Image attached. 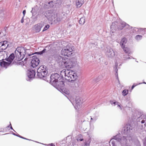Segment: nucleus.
Wrapping results in <instances>:
<instances>
[{
	"instance_id": "1",
	"label": "nucleus",
	"mask_w": 146,
	"mask_h": 146,
	"mask_svg": "<svg viewBox=\"0 0 146 146\" xmlns=\"http://www.w3.org/2000/svg\"><path fill=\"white\" fill-rule=\"evenodd\" d=\"M132 127L129 124H127L121 131V133L114 136L113 139L120 143L121 146H127L132 140V137L129 133L132 130Z\"/></svg>"
},
{
	"instance_id": "29",
	"label": "nucleus",
	"mask_w": 146,
	"mask_h": 146,
	"mask_svg": "<svg viewBox=\"0 0 146 146\" xmlns=\"http://www.w3.org/2000/svg\"><path fill=\"white\" fill-rule=\"evenodd\" d=\"M103 77V76L102 75H100L98 76L97 78L95 79V81L97 82L101 80Z\"/></svg>"
},
{
	"instance_id": "4",
	"label": "nucleus",
	"mask_w": 146,
	"mask_h": 146,
	"mask_svg": "<svg viewBox=\"0 0 146 146\" xmlns=\"http://www.w3.org/2000/svg\"><path fill=\"white\" fill-rule=\"evenodd\" d=\"M135 117L137 118V121L140 125L139 128L141 130H143V132L146 133V115L143 114L141 111H136Z\"/></svg>"
},
{
	"instance_id": "17",
	"label": "nucleus",
	"mask_w": 146,
	"mask_h": 146,
	"mask_svg": "<svg viewBox=\"0 0 146 146\" xmlns=\"http://www.w3.org/2000/svg\"><path fill=\"white\" fill-rule=\"evenodd\" d=\"M65 57H62L59 55H57L55 56V60L58 62V63H59V64H62L63 62L64 61Z\"/></svg>"
},
{
	"instance_id": "13",
	"label": "nucleus",
	"mask_w": 146,
	"mask_h": 146,
	"mask_svg": "<svg viewBox=\"0 0 146 146\" xmlns=\"http://www.w3.org/2000/svg\"><path fill=\"white\" fill-rule=\"evenodd\" d=\"M70 101L76 109L78 110L80 107L81 102L79 99L76 98L75 101H72L71 100Z\"/></svg>"
},
{
	"instance_id": "21",
	"label": "nucleus",
	"mask_w": 146,
	"mask_h": 146,
	"mask_svg": "<svg viewBox=\"0 0 146 146\" xmlns=\"http://www.w3.org/2000/svg\"><path fill=\"white\" fill-rule=\"evenodd\" d=\"M127 42V40L125 38H122L120 42V45L122 48L125 47V44Z\"/></svg>"
},
{
	"instance_id": "37",
	"label": "nucleus",
	"mask_w": 146,
	"mask_h": 146,
	"mask_svg": "<svg viewBox=\"0 0 146 146\" xmlns=\"http://www.w3.org/2000/svg\"><path fill=\"white\" fill-rule=\"evenodd\" d=\"M124 51L126 53H128L129 52V49L127 47H124L123 48H122Z\"/></svg>"
},
{
	"instance_id": "38",
	"label": "nucleus",
	"mask_w": 146,
	"mask_h": 146,
	"mask_svg": "<svg viewBox=\"0 0 146 146\" xmlns=\"http://www.w3.org/2000/svg\"><path fill=\"white\" fill-rule=\"evenodd\" d=\"M46 49H44L43 50L41 51L37 52L36 53L37 54H38L41 55L43 54L44 52H46Z\"/></svg>"
},
{
	"instance_id": "22",
	"label": "nucleus",
	"mask_w": 146,
	"mask_h": 146,
	"mask_svg": "<svg viewBox=\"0 0 146 146\" xmlns=\"http://www.w3.org/2000/svg\"><path fill=\"white\" fill-rule=\"evenodd\" d=\"M76 3L77 8L80 7L83 4V0H76Z\"/></svg>"
},
{
	"instance_id": "57",
	"label": "nucleus",
	"mask_w": 146,
	"mask_h": 146,
	"mask_svg": "<svg viewBox=\"0 0 146 146\" xmlns=\"http://www.w3.org/2000/svg\"><path fill=\"white\" fill-rule=\"evenodd\" d=\"M78 139H78H78H77V141H78Z\"/></svg>"
},
{
	"instance_id": "20",
	"label": "nucleus",
	"mask_w": 146,
	"mask_h": 146,
	"mask_svg": "<svg viewBox=\"0 0 146 146\" xmlns=\"http://www.w3.org/2000/svg\"><path fill=\"white\" fill-rule=\"evenodd\" d=\"M99 116L98 114L97 113H95L92 116H90V121L91 122H94L97 119Z\"/></svg>"
},
{
	"instance_id": "10",
	"label": "nucleus",
	"mask_w": 146,
	"mask_h": 146,
	"mask_svg": "<svg viewBox=\"0 0 146 146\" xmlns=\"http://www.w3.org/2000/svg\"><path fill=\"white\" fill-rule=\"evenodd\" d=\"M47 73H45L44 72H41V74L37 72V76L38 77L41 79H42L47 82H49V80L50 79V77L48 76H47Z\"/></svg>"
},
{
	"instance_id": "43",
	"label": "nucleus",
	"mask_w": 146,
	"mask_h": 146,
	"mask_svg": "<svg viewBox=\"0 0 146 146\" xmlns=\"http://www.w3.org/2000/svg\"><path fill=\"white\" fill-rule=\"evenodd\" d=\"M20 137L21 138L23 139H26V140H30V141H31V139H27V138H25L24 137H22V136H21V137Z\"/></svg>"
},
{
	"instance_id": "42",
	"label": "nucleus",
	"mask_w": 146,
	"mask_h": 146,
	"mask_svg": "<svg viewBox=\"0 0 146 146\" xmlns=\"http://www.w3.org/2000/svg\"><path fill=\"white\" fill-rule=\"evenodd\" d=\"M143 143L144 146H146V137L144 139Z\"/></svg>"
},
{
	"instance_id": "24",
	"label": "nucleus",
	"mask_w": 146,
	"mask_h": 146,
	"mask_svg": "<svg viewBox=\"0 0 146 146\" xmlns=\"http://www.w3.org/2000/svg\"><path fill=\"white\" fill-rule=\"evenodd\" d=\"M110 104L113 105L114 104V106H115L116 104L117 107H119V108L121 110L122 108L121 106L120 105L119 103L118 102H115V101H110Z\"/></svg>"
},
{
	"instance_id": "33",
	"label": "nucleus",
	"mask_w": 146,
	"mask_h": 146,
	"mask_svg": "<svg viewBox=\"0 0 146 146\" xmlns=\"http://www.w3.org/2000/svg\"><path fill=\"white\" fill-rule=\"evenodd\" d=\"M117 65H118L117 63L116 62H115V66L114 67V71L116 72V73H115V75H117V71H118V70H117Z\"/></svg>"
},
{
	"instance_id": "7",
	"label": "nucleus",
	"mask_w": 146,
	"mask_h": 146,
	"mask_svg": "<svg viewBox=\"0 0 146 146\" xmlns=\"http://www.w3.org/2000/svg\"><path fill=\"white\" fill-rule=\"evenodd\" d=\"M74 62L72 59H69L65 57L62 65L63 66L67 68H71L74 66Z\"/></svg>"
},
{
	"instance_id": "14",
	"label": "nucleus",
	"mask_w": 146,
	"mask_h": 146,
	"mask_svg": "<svg viewBox=\"0 0 146 146\" xmlns=\"http://www.w3.org/2000/svg\"><path fill=\"white\" fill-rule=\"evenodd\" d=\"M8 45V42L6 40L0 42V52L5 50Z\"/></svg>"
},
{
	"instance_id": "25",
	"label": "nucleus",
	"mask_w": 146,
	"mask_h": 146,
	"mask_svg": "<svg viewBox=\"0 0 146 146\" xmlns=\"http://www.w3.org/2000/svg\"><path fill=\"white\" fill-rule=\"evenodd\" d=\"M91 139H89L88 140H86L85 142H84L82 146H90V144L91 142Z\"/></svg>"
},
{
	"instance_id": "47",
	"label": "nucleus",
	"mask_w": 146,
	"mask_h": 146,
	"mask_svg": "<svg viewBox=\"0 0 146 146\" xmlns=\"http://www.w3.org/2000/svg\"><path fill=\"white\" fill-rule=\"evenodd\" d=\"M24 17H23L22 19H21V22L22 23H23L24 22V20H23Z\"/></svg>"
},
{
	"instance_id": "6",
	"label": "nucleus",
	"mask_w": 146,
	"mask_h": 146,
	"mask_svg": "<svg viewBox=\"0 0 146 146\" xmlns=\"http://www.w3.org/2000/svg\"><path fill=\"white\" fill-rule=\"evenodd\" d=\"M120 23L121 25V27L117 26V25L118 24V23L117 22L115 21L110 26L111 29V30H113V29L115 30L116 28H117L119 30H121L125 26H126L127 28L129 27V25L127 24L124 22H122Z\"/></svg>"
},
{
	"instance_id": "5",
	"label": "nucleus",
	"mask_w": 146,
	"mask_h": 146,
	"mask_svg": "<svg viewBox=\"0 0 146 146\" xmlns=\"http://www.w3.org/2000/svg\"><path fill=\"white\" fill-rule=\"evenodd\" d=\"M72 47L70 44H68L65 47L62 49L61 51V54L64 56L68 57L72 54Z\"/></svg>"
},
{
	"instance_id": "56",
	"label": "nucleus",
	"mask_w": 146,
	"mask_h": 146,
	"mask_svg": "<svg viewBox=\"0 0 146 146\" xmlns=\"http://www.w3.org/2000/svg\"><path fill=\"white\" fill-rule=\"evenodd\" d=\"M63 144H62V145H61V146H63Z\"/></svg>"
},
{
	"instance_id": "49",
	"label": "nucleus",
	"mask_w": 146,
	"mask_h": 146,
	"mask_svg": "<svg viewBox=\"0 0 146 146\" xmlns=\"http://www.w3.org/2000/svg\"><path fill=\"white\" fill-rule=\"evenodd\" d=\"M120 23H118V24L117 25V26H119L120 27H121V25L120 24Z\"/></svg>"
},
{
	"instance_id": "28",
	"label": "nucleus",
	"mask_w": 146,
	"mask_h": 146,
	"mask_svg": "<svg viewBox=\"0 0 146 146\" xmlns=\"http://www.w3.org/2000/svg\"><path fill=\"white\" fill-rule=\"evenodd\" d=\"M85 22V18L84 17H81L79 21V23L80 24L83 25Z\"/></svg>"
},
{
	"instance_id": "16",
	"label": "nucleus",
	"mask_w": 146,
	"mask_h": 146,
	"mask_svg": "<svg viewBox=\"0 0 146 146\" xmlns=\"http://www.w3.org/2000/svg\"><path fill=\"white\" fill-rule=\"evenodd\" d=\"M48 69L45 66H41L37 69V72L41 74V72H44L45 73H48Z\"/></svg>"
},
{
	"instance_id": "48",
	"label": "nucleus",
	"mask_w": 146,
	"mask_h": 146,
	"mask_svg": "<svg viewBox=\"0 0 146 146\" xmlns=\"http://www.w3.org/2000/svg\"><path fill=\"white\" fill-rule=\"evenodd\" d=\"M73 146H78L77 145L76 143H75L74 142L73 143Z\"/></svg>"
},
{
	"instance_id": "51",
	"label": "nucleus",
	"mask_w": 146,
	"mask_h": 146,
	"mask_svg": "<svg viewBox=\"0 0 146 146\" xmlns=\"http://www.w3.org/2000/svg\"><path fill=\"white\" fill-rule=\"evenodd\" d=\"M16 136H17L18 137H21V136L20 135H19V134H18L16 135Z\"/></svg>"
},
{
	"instance_id": "12",
	"label": "nucleus",
	"mask_w": 146,
	"mask_h": 146,
	"mask_svg": "<svg viewBox=\"0 0 146 146\" xmlns=\"http://www.w3.org/2000/svg\"><path fill=\"white\" fill-rule=\"evenodd\" d=\"M40 62L39 59L36 56H33L31 62V66L33 68H35L38 66Z\"/></svg>"
},
{
	"instance_id": "30",
	"label": "nucleus",
	"mask_w": 146,
	"mask_h": 146,
	"mask_svg": "<svg viewBox=\"0 0 146 146\" xmlns=\"http://www.w3.org/2000/svg\"><path fill=\"white\" fill-rule=\"evenodd\" d=\"M128 93V90L126 89L123 90L122 92V95L124 96L127 95Z\"/></svg>"
},
{
	"instance_id": "34",
	"label": "nucleus",
	"mask_w": 146,
	"mask_h": 146,
	"mask_svg": "<svg viewBox=\"0 0 146 146\" xmlns=\"http://www.w3.org/2000/svg\"><path fill=\"white\" fill-rule=\"evenodd\" d=\"M123 58V59L125 60L127 59H129L131 58H133V57L132 56H130L129 55H124Z\"/></svg>"
},
{
	"instance_id": "45",
	"label": "nucleus",
	"mask_w": 146,
	"mask_h": 146,
	"mask_svg": "<svg viewBox=\"0 0 146 146\" xmlns=\"http://www.w3.org/2000/svg\"><path fill=\"white\" fill-rule=\"evenodd\" d=\"M23 17H24V16H25V14L26 13V11H25V10H23Z\"/></svg>"
},
{
	"instance_id": "41",
	"label": "nucleus",
	"mask_w": 146,
	"mask_h": 146,
	"mask_svg": "<svg viewBox=\"0 0 146 146\" xmlns=\"http://www.w3.org/2000/svg\"><path fill=\"white\" fill-rule=\"evenodd\" d=\"M3 20V19L2 16H1V15H0V23H1Z\"/></svg>"
},
{
	"instance_id": "54",
	"label": "nucleus",
	"mask_w": 146,
	"mask_h": 146,
	"mask_svg": "<svg viewBox=\"0 0 146 146\" xmlns=\"http://www.w3.org/2000/svg\"><path fill=\"white\" fill-rule=\"evenodd\" d=\"M143 83L146 84V83L145 82H143Z\"/></svg>"
},
{
	"instance_id": "46",
	"label": "nucleus",
	"mask_w": 146,
	"mask_h": 146,
	"mask_svg": "<svg viewBox=\"0 0 146 146\" xmlns=\"http://www.w3.org/2000/svg\"><path fill=\"white\" fill-rule=\"evenodd\" d=\"M10 125H11V127H10V128H11V129L13 130L14 131H15V130L13 129V127H12V126H11V123L9 125V126H8V127H9V126Z\"/></svg>"
},
{
	"instance_id": "35",
	"label": "nucleus",
	"mask_w": 146,
	"mask_h": 146,
	"mask_svg": "<svg viewBox=\"0 0 146 146\" xmlns=\"http://www.w3.org/2000/svg\"><path fill=\"white\" fill-rule=\"evenodd\" d=\"M142 38V36L140 35H136L135 37V39L137 41H139L141 40Z\"/></svg>"
},
{
	"instance_id": "9",
	"label": "nucleus",
	"mask_w": 146,
	"mask_h": 146,
	"mask_svg": "<svg viewBox=\"0 0 146 146\" xmlns=\"http://www.w3.org/2000/svg\"><path fill=\"white\" fill-rule=\"evenodd\" d=\"M104 51L106 55L109 57L114 56L115 54L113 50L109 46L105 48Z\"/></svg>"
},
{
	"instance_id": "8",
	"label": "nucleus",
	"mask_w": 146,
	"mask_h": 146,
	"mask_svg": "<svg viewBox=\"0 0 146 146\" xmlns=\"http://www.w3.org/2000/svg\"><path fill=\"white\" fill-rule=\"evenodd\" d=\"M68 74L65 76V79L68 81L72 82L74 81L77 78L76 74L75 72L70 70H69Z\"/></svg>"
},
{
	"instance_id": "19",
	"label": "nucleus",
	"mask_w": 146,
	"mask_h": 146,
	"mask_svg": "<svg viewBox=\"0 0 146 146\" xmlns=\"http://www.w3.org/2000/svg\"><path fill=\"white\" fill-rule=\"evenodd\" d=\"M44 26L43 23H40L35 25L34 26L36 32H39L41 28Z\"/></svg>"
},
{
	"instance_id": "3",
	"label": "nucleus",
	"mask_w": 146,
	"mask_h": 146,
	"mask_svg": "<svg viewBox=\"0 0 146 146\" xmlns=\"http://www.w3.org/2000/svg\"><path fill=\"white\" fill-rule=\"evenodd\" d=\"M60 78V75L57 73L51 75L49 82L59 91L62 90L64 86V81H59L58 79Z\"/></svg>"
},
{
	"instance_id": "32",
	"label": "nucleus",
	"mask_w": 146,
	"mask_h": 146,
	"mask_svg": "<svg viewBox=\"0 0 146 146\" xmlns=\"http://www.w3.org/2000/svg\"><path fill=\"white\" fill-rule=\"evenodd\" d=\"M111 144L112 146H119V144L118 142H115L114 141H111Z\"/></svg>"
},
{
	"instance_id": "31",
	"label": "nucleus",
	"mask_w": 146,
	"mask_h": 146,
	"mask_svg": "<svg viewBox=\"0 0 146 146\" xmlns=\"http://www.w3.org/2000/svg\"><path fill=\"white\" fill-rule=\"evenodd\" d=\"M52 3V1H50L48 3V5H45L44 7H46V5L47 6H48V7H47L48 8H49V7H52L53 6V4Z\"/></svg>"
},
{
	"instance_id": "55",
	"label": "nucleus",
	"mask_w": 146,
	"mask_h": 146,
	"mask_svg": "<svg viewBox=\"0 0 146 146\" xmlns=\"http://www.w3.org/2000/svg\"><path fill=\"white\" fill-rule=\"evenodd\" d=\"M63 144H62V145H61V146H63Z\"/></svg>"
},
{
	"instance_id": "50",
	"label": "nucleus",
	"mask_w": 146,
	"mask_h": 146,
	"mask_svg": "<svg viewBox=\"0 0 146 146\" xmlns=\"http://www.w3.org/2000/svg\"><path fill=\"white\" fill-rule=\"evenodd\" d=\"M33 8H32V10L31 11V13H32L33 15Z\"/></svg>"
},
{
	"instance_id": "40",
	"label": "nucleus",
	"mask_w": 146,
	"mask_h": 146,
	"mask_svg": "<svg viewBox=\"0 0 146 146\" xmlns=\"http://www.w3.org/2000/svg\"><path fill=\"white\" fill-rule=\"evenodd\" d=\"M142 84V83H139L138 84ZM138 84H134L133 85H132V87H131V90H133V88L135 87L137 85H138Z\"/></svg>"
},
{
	"instance_id": "36",
	"label": "nucleus",
	"mask_w": 146,
	"mask_h": 146,
	"mask_svg": "<svg viewBox=\"0 0 146 146\" xmlns=\"http://www.w3.org/2000/svg\"><path fill=\"white\" fill-rule=\"evenodd\" d=\"M61 90L62 92L67 95H68L70 93L69 91L66 89H64V88L62 89V90Z\"/></svg>"
},
{
	"instance_id": "26",
	"label": "nucleus",
	"mask_w": 146,
	"mask_h": 146,
	"mask_svg": "<svg viewBox=\"0 0 146 146\" xmlns=\"http://www.w3.org/2000/svg\"><path fill=\"white\" fill-rule=\"evenodd\" d=\"M138 33L144 35L146 33V28H139V32Z\"/></svg>"
},
{
	"instance_id": "52",
	"label": "nucleus",
	"mask_w": 146,
	"mask_h": 146,
	"mask_svg": "<svg viewBox=\"0 0 146 146\" xmlns=\"http://www.w3.org/2000/svg\"><path fill=\"white\" fill-rule=\"evenodd\" d=\"M79 140L80 141H82L83 140V139H80Z\"/></svg>"
},
{
	"instance_id": "39",
	"label": "nucleus",
	"mask_w": 146,
	"mask_h": 146,
	"mask_svg": "<svg viewBox=\"0 0 146 146\" xmlns=\"http://www.w3.org/2000/svg\"><path fill=\"white\" fill-rule=\"evenodd\" d=\"M49 27H50V26H49V25H46L44 27L42 31L44 32V31L46 30L47 29H48L49 28Z\"/></svg>"
},
{
	"instance_id": "27",
	"label": "nucleus",
	"mask_w": 146,
	"mask_h": 146,
	"mask_svg": "<svg viewBox=\"0 0 146 146\" xmlns=\"http://www.w3.org/2000/svg\"><path fill=\"white\" fill-rule=\"evenodd\" d=\"M131 29L133 30V33L134 34H138L139 32V29L134 27H132Z\"/></svg>"
},
{
	"instance_id": "53",
	"label": "nucleus",
	"mask_w": 146,
	"mask_h": 146,
	"mask_svg": "<svg viewBox=\"0 0 146 146\" xmlns=\"http://www.w3.org/2000/svg\"><path fill=\"white\" fill-rule=\"evenodd\" d=\"M13 135H15V136H16V135H17V134H16L15 133H13Z\"/></svg>"
},
{
	"instance_id": "15",
	"label": "nucleus",
	"mask_w": 146,
	"mask_h": 146,
	"mask_svg": "<svg viewBox=\"0 0 146 146\" xmlns=\"http://www.w3.org/2000/svg\"><path fill=\"white\" fill-rule=\"evenodd\" d=\"M51 17L52 20L56 23L60 22L62 19L61 17L54 14L53 15H52Z\"/></svg>"
},
{
	"instance_id": "11",
	"label": "nucleus",
	"mask_w": 146,
	"mask_h": 146,
	"mask_svg": "<svg viewBox=\"0 0 146 146\" xmlns=\"http://www.w3.org/2000/svg\"><path fill=\"white\" fill-rule=\"evenodd\" d=\"M27 75L28 77V78H26L27 80L28 81H30L31 79L34 78L35 76V72L32 69L28 70L27 71Z\"/></svg>"
},
{
	"instance_id": "18",
	"label": "nucleus",
	"mask_w": 146,
	"mask_h": 146,
	"mask_svg": "<svg viewBox=\"0 0 146 146\" xmlns=\"http://www.w3.org/2000/svg\"><path fill=\"white\" fill-rule=\"evenodd\" d=\"M11 65L10 64V62H6L3 60L0 62V65L1 67L5 69Z\"/></svg>"
},
{
	"instance_id": "44",
	"label": "nucleus",
	"mask_w": 146,
	"mask_h": 146,
	"mask_svg": "<svg viewBox=\"0 0 146 146\" xmlns=\"http://www.w3.org/2000/svg\"><path fill=\"white\" fill-rule=\"evenodd\" d=\"M48 146H55V145L53 143H51L48 144Z\"/></svg>"
},
{
	"instance_id": "2",
	"label": "nucleus",
	"mask_w": 146,
	"mask_h": 146,
	"mask_svg": "<svg viewBox=\"0 0 146 146\" xmlns=\"http://www.w3.org/2000/svg\"><path fill=\"white\" fill-rule=\"evenodd\" d=\"M26 50L25 48L23 47H18L15 52V54H11L5 60L10 62L12 64V62L13 60V64L17 62L18 61L21 60L24 57L26 54Z\"/></svg>"
},
{
	"instance_id": "23",
	"label": "nucleus",
	"mask_w": 146,
	"mask_h": 146,
	"mask_svg": "<svg viewBox=\"0 0 146 146\" xmlns=\"http://www.w3.org/2000/svg\"><path fill=\"white\" fill-rule=\"evenodd\" d=\"M69 70L64 69L62 70L60 72V74L62 76L64 77V76L65 78V76H67V74H68V71Z\"/></svg>"
}]
</instances>
